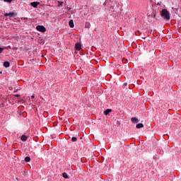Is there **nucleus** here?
<instances>
[{
	"label": "nucleus",
	"mask_w": 181,
	"mask_h": 181,
	"mask_svg": "<svg viewBox=\"0 0 181 181\" xmlns=\"http://www.w3.org/2000/svg\"><path fill=\"white\" fill-rule=\"evenodd\" d=\"M127 83H124V87H127Z\"/></svg>",
	"instance_id": "412c9836"
},
{
	"label": "nucleus",
	"mask_w": 181,
	"mask_h": 181,
	"mask_svg": "<svg viewBox=\"0 0 181 181\" xmlns=\"http://www.w3.org/2000/svg\"><path fill=\"white\" fill-rule=\"evenodd\" d=\"M2 52H4V48L3 47H0V53H2Z\"/></svg>",
	"instance_id": "f3484780"
},
{
	"label": "nucleus",
	"mask_w": 181,
	"mask_h": 181,
	"mask_svg": "<svg viewBox=\"0 0 181 181\" xmlns=\"http://www.w3.org/2000/svg\"><path fill=\"white\" fill-rule=\"evenodd\" d=\"M136 128H137V129H139L140 128H144V124L142 123H139L136 125Z\"/></svg>",
	"instance_id": "0eeeda50"
},
{
	"label": "nucleus",
	"mask_w": 181,
	"mask_h": 181,
	"mask_svg": "<svg viewBox=\"0 0 181 181\" xmlns=\"http://www.w3.org/2000/svg\"><path fill=\"white\" fill-rule=\"evenodd\" d=\"M21 139V141L25 142V141H27L28 136H26L25 135H22Z\"/></svg>",
	"instance_id": "6e6552de"
},
{
	"label": "nucleus",
	"mask_w": 181,
	"mask_h": 181,
	"mask_svg": "<svg viewBox=\"0 0 181 181\" xmlns=\"http://www.w3.org/2000/svg\"><path fill=\"white\" fill-rule=\"evenodd\" d=\"M25 162H30V157L29 156H27L25 158Z\"/></svg>",
	"instance_id": "f8f14e48"
},
{
	"label": "nucleus",
	"mask_w": 181,
	"mask_h": 181,
	"mask_svg": "<svg viewBox=\"0 0 181 181\" xmlns=\"http://www.w3.org/2000/svg\"><path fill=\"white\" fill-rule=\"evenodd\" d=\"M69 25L70 28H74V23H69Z\"/></svg>",
	"instance_id": "dca6fc26"
},
{
	"label": "nucleus",
	"mask_w": 181,
	"mask_h": 181,
	"mask_svg": "<svg viewBox=\"0 0 181 181\" xmlns=\"http://www.w3.org/2000/svg\"><path fill=\"white\" fill-rule=\"evenodd\" d=\"M15 97H21V95L16 94V95H15Z\"/></svg>",
	"instance_id": "6ab92c4d"
},
{
	"label": "nucleus",
	"mask_w": 181,
	"mask_h": 181,
	"mask_svg": "<svg viewBox=\"0 0 181 181\" xmlns=\"http://www.w3.org/2000/svg\"><path fill=\"white\" fill-rule=\"evenodd\" d=\"M31 98H32V99L35 98V94H33V95L31 96Z\"/></svg>",
	"instance_id": "aec40b11"
},
{
	"label": "nucleus",
	"mask_w": 181,
	"mask_h": 181,
	"mask_svg": "<svg viewBox=\"0 0 181 181\" xmlns=\"http://www.w3.org/2000/svg\"><path fill=\"white\" fill-rule=\"evenodd\" d=\"M4 16H8L9 18H13V16H16V14L13 12L6 13Z\"/></svg>",
	"instance_id": "7ed1b4c3"
},
{
	"label": "nucleus",
	"mask_w": 181,
	"mask_h": 181,
	"mask_svg": "<svg viewBox=\"0 0 181 181\" xmlns=\"http://www.w3.org/2000/svg\"><path fill=\"white\" fill-rule=\"evenodd\" d=\"M16 180H18V177H16Z\"/></svg>",
	"instance_id": "4be33fe9"
},
{
	"label": "nucleus",
	"mask_w": 181,
	"mask_h": 181,
	"mask_svg": "<svg viewBox=\"0 0 181 181\" xmlns=\"http://www.w3.org/2000/svg\"><path fill=\"white\" fill-rule=\"evenodd\" d=\"M37 5H39V2L37 1H33L30 3V6H33V8H37Z\"/></svg>",
	"instance_id": "20e7f679"
},
{
	"label": "nucleus",
	"mask_w": 181,
	"mask_h": 181,
	"mask_svg": "<svg viewBox=\"0 0 181 181\" xmlns=\"http://www.w3.org/2000/svg\"><path fill=\"white\" fill-rule=\"evenodd\" d=\"M37 30H38V32H42V33H45V32H46V28H45V26L43 25H37L36 27Z\"/></svg>",
	"instance_id": "f03ea898"
},
{
	"label": "nucleus",
	"mask_w": 181,
	"mask_h": 181,
	"mask_svg": "<svg viewBox=\"0 0 181 181\" xmlns=\"http://www.w3.org/2000/svg\"><path fill=\"white\" fill-rule=\"evenodd\" d=\"M161 13L163 19H165V21H169V19H170V13H169V11H168V10L163 9Z\"/></svg>",
	"instance_id": "f257e3e1"
},
{
	"label": "nucleus",
	"mask_w": 181,
	"mask_h": 181,
	"mask_svg": "<svg viewBox=\"0 0 181 181\" xmlns=\"http://www.w3.org/2000/svg\"><path fill=\"white\" fill-rule=\"evenodd\" d=\"M62 176L64 179H69V175L66 173H64Z\"/></svg>",
	"instance_id": "9b49d317"
},
{
	"label": "nucleus",
	"mask_w": 181,
	"mask_h": 181,
	"mask_svg": "<svg viewBox=\"0 0 181 181\" xmlns=\"http://www.w3.org/2000/svg\"><path fill=\"white\" fill-rule=\"evenodd\" d=\"M69 23H74L73 20H70V21H69Z\"/></svg>",
	"instance_id": "a211bd4d"
},
{
	"label": "nucleus",
	"mask_w": 181,
	"mask_h": 181,
	"mask_svg": "<svg viewBox=\"0 0 181 181\" xmlns=\"http://www.w3.org/2000/svg\"><path fill=\"white\" fill-rule=\"evenodd\" d=\"M4 67H9V66H11V64L9 63V62H4Z\"/></svg>",
	"instance_id": "9d476101"
},
{
	"label": "nucleus",
	"mask_w": 181,
	"mask_h": 181,
	"mask_svg": "<svg viewBox=\"0 0 181 181\" xmlns=\"http://www.w3.org/2000/svg\"><path fill=\"white\" fill-rule=\"evenodd\" d=\"M71 141L72 142H77V137H72Z\"/></svg>",
	"instance_id": "ddd939ff"
},
{
	"label": "nucleus",
	"mask_w": 181,
	"mask_h": 181,
	"mask_svg": "<svg viewBox=\"0 0 181 181\" xmlns=\"http://www.w3.org/2000/svg\"><path fill=\"white\" fill-rule=\"evenodd\" d=\"M131 121L133 124H136L139 122V120L136 117H132Z\"/></svg>",
	"instance_id": "39448f33"
},
{
	"label": "nucleus",
	"mask_w": 181,
	"mask_h": 181,
	"mask_svg": "<svg viewBox=\"0 0 181 181\" xmlns=\"http://www.w3.org/2000/svg\"><path fill=\"white\" fill-rule=\"evenodd\" d=\"M90 26V23H86L85 25V28H87L88 29H89Z\"/></svg>",
	"instance_id": "2eb2a0df"
},
{
	"label": "nucleus",
	"mask_w": 181,
	"mask_h": 181,
	"mask_svg": "<svg viewBox=\"0 0 181 181\" xmlns=\"http://www.w3.org/2000/svg\"><path fill=\"white\" fill-rule=\"evenodd\" d=\"M3 1L4 2H7L8 4H11L13 0H3Z\"/></svg>",
	"instance_id": "4468645a"
},
{
	"label": "nucleus",
	"mask_w": 181,
	"mask_h": 181,
	"mask_svg": "<svg viewBox=\"0 0 181 181\" xmlns=\"http://www.w3.org/2000/svg\"><path fill=\"white\" fill-rule=\"evenodd\" d=\"M76 50H81V45L80 43H76L75 45Z\"/></svg>",
	"instance_id": "423d86ee"
},
{
	"label": "nucleus",
	"mask_w": 181,
	"mask_h": 181,
	"mask_svg": "<svg viewBox=\"0 0 181 181\" xmlns=\"http://www.w3.org/2000/svg\"><path fill=\"white\" fill-rule=\"evenodd\" d=\"M111 111H112L111 109H107L104 112L105 115H108V114H110V112H111Z\"/></svg>",
	"instance_id": "1a4fd4ad"
}]
</instances>
